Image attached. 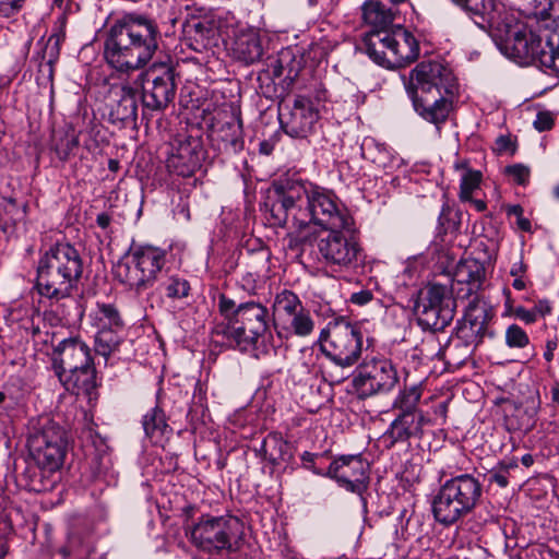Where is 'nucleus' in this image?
Returning a JSON list of instances; mask_svg holds the SVG:
<instances>
[{
    "instance_id": "f257e3e1",
    "label": "nucleus",
    "mask_w": 559,
    "mask_h": 559,
    "mask_svg": "<svg viewBox=\"0 0 559 559\" xmlns=\"http://www.w3.org/2000/svg\"><path fill=\"white\" fill-rule=\"evenodd\" d=\"M265 209L271 225L278 227L301 230L313 223L330 230L353 226L352 216L335 194L295 175L273 182Z\"/></svg>"
},
{
    "instance_id": "f03ea898",
    "label": "nucleus",
    "mask_w": 559,
    "mask_h": 559,
    "mask_svg": "<svg viewBox=\"0 0 559 559\" xmlns=\"http://www.w3.org/2000/svg\"><path fill=\"white\" fill-rule=\"evenodd\" d=\"M480 29L492 38L499 50L521 66L542 68L549 33H536L495 0H452Z\"/></svg>"
},
{
    "instance_id": "7ed1b4c3",
    "label": "nucleus",
    "mask_w": 559,
    "mask_h": 559,
    "mask_svg": "<svg viewBox=\"0 0 559 559\" xmlns=\"http://www.w3.org/2000/svg\"><path fill=\"white\" fill-rule=\"evenodd\" d=\"M157 23L143 14H126L111 27L105 41V59L119 72L143 68L159 48Z\"/></svg>"
},
{
    "instance_id": "20e7f679",
    "label": "nucleus",
    "mask_w": 559,
    "mask_h": 559,
    "mask_svg": "<svg viewBox=\"0 0 559 559\" xmlns=\"http://www.w3.org/2000/svg\"><path fill=\"white\" fill-rule=\"evenodd\" d=\"M83 273L79 251L69 242H57L45 251L36 266V288L49 299L69 297Z\"/></svg>"
},
{
    "instance_id": "39448f33",
    "label": "nucleus",
    "mask_w": 559,
    "mask_h": 559,
    "mask_svg": "<svg viewBox=\"0 0 559 559\" xmlns=\"http://www.w3.org/2000/svg\"><path fill=\"white\" fill-rule=\"evenodd\" d=\"M483 497V485L471 474L447 479L432 500V513L437 522L452 525L472 513Z\"/></svg>"
},
{
    "instance_id": "423d86ee",
    "label": "nucleus",
    "mask_w": 559,
    "mask_h": 559,
    "mask_svg": "<svg viewBox=\"0 0 559 559\" xmlns=\"http://www.w3.org/2000/svg\"><path fill=\"white\" fill-rule=\"evenodd\" d=\"M166 259L164 249L133 242L114 266V273L120 283L140 295L154 286Z\"/></svg>"
},
{
    "instance_id": "0eeeda50",
    "label": "nucleus",
    "mask_w": 559,
    "mask_h": 559,
    "mask_svg": "<svg viewBox=\"0 0 559 559\" xmlns=\"http://www.w3.org/2000/svg\"><path fill=\"white\" fill-rule=\"evenodd\" d=\"M53 370L68 391L88 392L95 384L90 347L79 338L62 340L55 349Z\"/></svg>"
},
{
    "instance_id": "6e6552de",
    "label": "nucleus",
    "mask_w": 559,
    "mask_h": 559,
    "mask_svg": "<svg viewBox=\"0 0 559 559\" xmlns=\"http://www.w3.org/2000/svg\"><path fill=\"white\" fill-rule=\"evenodd\" d=\"M267 326V309L260 302L247 301L238 305L234 324L216 323L212 336L216 343L247 350L266 332Z\"/></svg>"
},
{
    "instance_id": "1a4fd4ad",
    "label": "nucleus",
    "mask_w": 559,
    "mask_h": 559,
    "mask_svg": "<svg viewBox=\"0 0 559 559\" xmlns=\"http://www.w3.org/2000/svg\"><path fill=\"white\" fill-rule=\"evenodd\" d=\"M318 261L333 272H349L364 263L362 249L353 226L333 228L317 239Z\"/></svg>"
},
{
    "instance_id": "9d476101",
    "label": "nucleus",
    "mask_w": 559,
    "mask_h": 559,
    "mask_svg": "<svg viewBox=\"0 0 559 559\" xmlns=\"http://www.w3.org/2000/svg\"><path fill=\"white\" fill-rule=\"evenodd\" d=\"M191 543L207 552H233L242 539V523L235 516L203 514L190 531Z\"/></svg>"
},
{
    "instance_id": "9b49d317",
    "label": "nucleus",
    "mask_w": 559,
    "mask_h": 559,
    "mask_svg": "<svg viewBox=\"0 0 559 559\" xmlns=\"http://www.w3.org/2000/svg\"><path fill=\"white\" fill-rule=\"evenodd\" d=\"M365 46L367 55L386 68L413 62L420 52L418 40L402 26L394 27L391 33L367 34Z\"/></svg>"
},
{
    "instance_id": "f8f14e48",
    "label": "nucleus",
    "mask_w": 559,
    "mask_h": 559,
    "mask_svg": "<svg viewBox=\"0 0 559 559\" xmlns=\"http://www.w3.org/2000/svg\"><path fill=\"white\" fill-rule=\"evenodd\" d=\"M456 302L448 286L429 285L415 305L418 325L425 331H443L454 318Z\"/></svg>"
},
{
    "instance_id": "ddd939ff",
    "label": "nucleus",
    "mask_w": 559,
    "mask_h": 559,
    "mask_svg": "<svg viewBox=\"0 0 559 559\" xmlns=\"http://www.w3.org/2000/svg\"><path fill=\"white\" fill-rule=\"evenodd\" d=\"M27 445L33 462L60 468L63 465L68 440L64 429L57 423L45 418L29 433Z\"/></svg>"
},
{
    "instance_id": "4468645a",
    "label": "nucleus",
    "mask_w": 559,
    "mask_h": 559,
    "mask_svg": "<svg viewBox=\"0 0 559 559\" xmlns=\"http://www.w3.org/2000/svg\"><path fill=\"white\" fill-rule=\"evenodd\" d=\"M329 341L321 348L325 356L341 367L358 361L362 349V332L356 324L335 323L328 330Z\"/></svg>"
},
{
    "instance_id": "2eb2a0df",
    "label": "nucleus",
    "mask_w": 559,
    "mask_h": 559,
    "mask_svg": "<svg viewBox=\"0 0 559 559\" xmlns=\"http://www.w3.org/2000/svg\"><path fill=\"white\" fill-rule=\"evenodd\" d=\"M311 472L335 480L340 487L358 496H362L369 485V465L361 454L340 455L325 472L317 467H311Z\"/></svg>"
},
{
    "instance_id": "dca6fc26",
    "label": "nucleus",
    "mask_w": 559,
    "mask_h": 559,
    "mask_svg": "<svg viewBox=\"0 0 559 559\" xmlns=\"http://www.w3.org/2000/svg\"><path fill=\"white\" fill-rule=\"evenodd\" d=\"M142 102L145 108L162 110L174 99L176 93L174 69L163 62L153 63L140 74Z\"/></svg>"
},
{
    "instance_id": "f3484780",
    "label": "nucleus",
    "mask_w": 559,
    "mask_h": 559,
    "mask_svg": "<svg viewBox=\"0 0 559 559\" xmlns=\"http://www.w3.org/2000/svg\"><path fill=\"white\" fill-rule=\"evenodd\" d=\"M407 94L456 93L457 84L452 70L439 61L419 62L405 82Z\"/></svg>"
},
{
    "instance_id": "a211bd4d",
    "label": "nucleus",
    "mask_w": 559,
    "mask_h": 559,
    "mask_svg": "<svg viewBox=\"0 0 559 559\" xmlns=\"http://www.w3.org/2000/svg\"><path fill=\"white\" fill-rule=\"evenodd\" d=\"M319 120V111L310 98L297 95L278 105L281 129L290 138L305 139L312 133Z\"/></svg>"
},
{
    "instance_id": "6ab92c4d",
    "label": "nucleus",
    "mask_w": 559,
    "mask_h": 559,
    "mask_svg": "<svg viewBox=\"0 0 559 559\" xmlns=\"http://www.w3.org/2000/svg\"><path fill=\"white\" fill-rule=\"evenodd\" d=\"M399 382L395 366L386 358L366 360L354 378V384L362 395L391 391Z\"/></svg>"
},
{
    "instance_id": "aec40b11",
    "label": "nucleus",
    "mask_w": 559,
    "mask_h": 559,
    "mask_svg": "<svg viewBox=\"0 0 559 559\" xmlns=\"http://www.w3.org/2000/svg\"><path fill=\"white\" fill-rule=\"evenodd\" d=\"M455 93L435 92L426 94H407L416 114L425 121L435 124L438 129L448 120L453 109Z\"/></svg>"
},
{
    "instance_id": "412c9836",
    "label": "nucleus",
    "mask_w": 559,
    "mask_h": 559,
    "mask_svg": "<svg viewBox=\"0 0 559 559\" xmlns=\"http://www.w3.org/2000/svg\"><path fill=\"white\" fill-rule=\"evenodd\" d=\"M486 280L485 264L476 259L468 258L461 261L455 269L453 283L450 288L456 300L473 299L479 296Z\"/></svg>"
},
{
    "instance_id": "4be33fe9",
    "label": "nucleus",
    "mask_w": 559,
    "mask_h": 559,
    "mask_svg": "<svg viewBox=\"0 0 559 559\" xmlns=\"http://www.w3.org/2000/svg\"><path fill=\"white\" fill-rule=\"evenodd\" d=\"M429 423L425 413H397L389 428L382 435V441L388 448L396 443L407 442L412 438H420L424 426Z\"/></svg>"
},
{
    "instance_id": "5701e85b",
    "label": "nucleus",
    "mask_w": 559,
    "mask_h": 559,
    "mask_svg": "<svg viewBox=\"0 0 559 559\" xmlns=\"http://www.w3.org/2000/svg\"><path fill=\"white\" fill-rule=\"evenodd\" d=\"M203 159V148L199 140L190 138L179 141L167 159V168L181 177L192 176Z\"/></svg>"
},
{
    "instance_id": "b1692460",
    "label": "nucleus",
    "mask_w": 559,
    "mask_h": 559,
    "mask_svg": "<svg viewBox=\"0 0 559 559\" xmlns=\"http://www.w3.org/2000/svg\"><path fill=\"white\" fill-rule=\"evenodd\" d=\"M112 97L109 106V121L112 124H126L136 120L138 92L129 84L116 85L111 88Z\"/></svg>"
},
{
    "instance_id": "393cba45",
    "label": "nucleus",
    "mask_w": 559,
    "mask_h": 559,
    "mask_svg": "<svg viewBox=\"0 0 559 559\" xmlns=\"http://www.w3.org/2000/svg\"><path fill=\"white\" fill-rule=\"evenodd\" d=\"M231 51L235 59L245 64L260 61L263 56V46L259 31L252 27L240 29L235 36Z\"/></svg>"
},
{
    "instance_id": "a878e982",
    "label": "nucleus",
    "mask_w": 559,
    "mask_h": 559,
    "mask_svg": "<svg viewBox=\"0 0 559 559\" xmlns=\"http://www.w3.org/2000/svg\"><path fill=\"white\" fill-rule=\"evenodd\" d=\"M64 39V33H53L46 40L37 41V51L34 59L38 62V73L48 82L53 80V66L60 56V45Z\"/></svg>"
},
{
    "instance_id": "bb28decb",
    "label": "nucleus",
    "mask_w": 559,
    "mask_h": 559,
    "mask_svg": "<svg viewBox=\"0 0 559 559\" xmlns=\"http://www.w3.org/2000/svg\"><path fill=\"white\" fill-rule=\"evenodd\" d=\"M362 20L372 27L368 34L391 33L395 12L379 0H368L361 5Z\"/></svg>"
},
{
    "instance_id": "cd10ccee",
    "label": "nucleus",
    "mask_w": 559,
    "mask_h": 559,
    "mask_svg": "<svg viewBox=\"0 0 559 559\" xmlns=\"http://www.w3.org/2000/svg\"><path fill=\"white\" fill-rule=\"evenodd\" d=\"M276 333L282 338L292 336L307 337L314 330V320L308 309L299 307L296 311L275 325Z\"/></svg>"
},
{
    "instance_id": "c85d7f7f",
    "label": "nucleus",
    "mask_w": 559,
    "mask_h": 559,
    "mask_svg": "<svg viewBox=\"0 0 559 559\" xmlns=\"http://www.w3.org/2000/svg\"><path fill=\"white\" fill-rule=\"evenodd\" d=\"M60 467H51L47 465L28 464L21 475L25 488L34 492H44L53 489L57 483V473Z\"/></svg>"
},
{
    "instance_id": "c756f323",
    "label": "nucleus",
    "mask_w": 559,
    "mask_h": 559,
    "mask_svg": "<svg viewBox=\"0 0 559 559\" xmlns=\"http://www.w3.org/2000/svg\"><path fill=\"white\" fill-rule=\"evenodd\" d=\"M183 34L188 46L194 51H202L211 45L215 35L214 23L207 19H191L183 24Z\"/></svg>"
},
{
    "instance_id": "7c9ffc66",
    "label": "nucleus",
    "mask_w": 559,
    "mask_h": 559,
    "mask_svg": "<svg viewBox=\"0 0 559 559\" xmlns=\"http://www.w3.org/2000/svg\"><path fill=\"white\" fill-rule=\"evenodd\" d=\"M216 141L221 148L228 154H237L245 147L242 123L239 119L221 126L216 131Z\"/></svg>"
},
{
    "instance_id": "2f4dec72",
    "label": "nucleus",
    "mask_w": 559,
    "mask_h": 559,
    "mask_svg": "<svg viewBox=\"0 0 559 559\" xmlns=\"http://www.w3.org/2000/svg\"><path fill=\"white\" fill-rule=\"evenodd\" d=\"M91 323L102 330H124V324L118 309L112 304L97 302L90 313Z\"/></svg>"
},
{
    "instance_id": "473e14b6",
    "label": "nucleus",
    "mask_w": 559,
    "mask_h": 559,
    "mask_svg": "<svg viewBox=\"0 0 559 559\" xmlns=\"http://www.w3.org/2000/svg\"><path fill=\"white\" fill-rule=\"evenodd\" d=\"M259 453L261 456L273 465L286 462L290 459L288 453V443L280 433H270L263 439Z\"/></svg>"
},
{
    "instance_id": "72a5a7b5",
    "label": "nucleus",
    "mask_w": 559,
    "mask_h": 559,
    "mask_svg": "<svg viewBox=\"0 0 559 559\" xmlns=\"http://www.w3.org/2000/svg\"><path fill=\"white\" fill-rule=\"evenodd\" d=\"M467 300L468 302L465 306L464 316L461 321L487 333V324L490 319L487 304L479 296Z\"/></svg>"
},
{
    "instance_id": "f704fd0d",
    "label": "nucleus",
    "mask_w": 559,
    "mask_h": 559,
    "mask_svg": "<svg viewBox=\"0 0 559 559\" xmlns=\"http://www.w3.org/2000/svg\"><path fill=\"white\" fill-rule=\"evenodd\" d=\"M423 395L420 384H412L401 389L392 403V409L397 413H424L419 408V401Z\"/></svg>"
},
{
    "instance_id": "c9c22d12",
    "label": "nucleus",
    "mask_w": 559,
    "mask_h": 559,
    "mask_svg": "<svg viewBox=\"0 0 559 559\" xmlns=\"http://www.w3.org/2000/svg\"><path fill=\"white\" fill-rule=\"evenodd\" d=\"M302 306L299 297L289 289L278 292L274 297L273 318L274 326Z\"/></svg>"
},
{
    "instance_id": "e433bc0d",
    "label": "nucleus",
    "mask_w": 559,
    "mask_h": 559,
    "mask_svg": "<svg viewBox=\"0 0 559 559\" xmlns=\"http://www.w3.org/2000/svg\"><path fill=\"white\" fill-rule=\"evenodd\" d=\"M124 330H102L98 329L95 335V352L105 360L118 349L123 341Z\"/></svg>"
},
{
    "instance_id": "4c0bfd02",
    "label": "nucleus",
    "mask_w": 559,
    "mask_h": 559,
    "mask_svg": "<svg viewBox=\"0 0 559 559\" xmlns=\"http://www.w3.org/2000/svg\"><path fill=\"white\" fill-rule=\"evenodd\" d=\"M142 425L146 437L155 442L169 430L165 413L158 406L153 407L143 416Z\"/></svg>"
},
{
    "instance_id": "58836bf2",
    "label": "nucleus",
    "mask_w": 559,
    "mask_h": 559,
    "mask_svg": "<svg viewBox=\"0 0 559 559\" xmlns=\"http://www.w3.org/2000/svg\"><path fill=\"white\" fill-rule=\"evenodd\" d=\"M485 335V332L466 322L459 321L455 328V336L459 341L457 346L462 347L463 356L465 357L473 353L474 348L483 342Z\"/></svg>"
},
{
    "instance_id": "ea45409f",
    "label": "nucleus",
    "mask_w": 559,
    "mask_h": 559,
    "mask_svg": "<svg viewBox=\"0 0 559 559\" xmlns=\"http://www.w3.org/2000/svg\"><path fill=\"white\" fill-rule=\"evenodd\" d=\"M543 58L540 69L549 70L559 76V29L549 33L548 48H546Z\"/></svg>"
},
{
    "instance_id": "a19ab883",
    "label": "nucleus",
    "mask_w": 559,
    "mask_h": 559,
    "mask_svg": "<svg viewBox=\"0 0 559 559\" xmlns=\"http://www.w3.org/2000/svg\"><path fill=\"white\" fill-rule=\"evenodd\" d=\"M160 286L166 297L173 300L188 297L191 290L189 281L178 274L170 275Z\"/></svg>"
},
{
    "instance_id": "79ce46f5",
    "label": "nucleus",
    "mask_w": 559,
    "mask_h": 559,
    "mask_svg": "<svg viewBox=\"0 0 559 559\" xmlns=\"http://www.w3.org/2000/svg\"><path fill=\"white\" fill-rule=\"evenodd\" d=\"M79 144V136L74 132H66L56 140L53 150L60 160L67 162Z\"/></svg>"
},
{
    "instance_id": "37998d69",
    "label": "nucleus",
    "mask_w": 559,
    "mask_h": 559,
    "mask_svg": "<svg viewBox=\"0 0 559 559\" xmlns=\"http://www.w3.org/2000/svg\"><path fill=\"white\" fill-rule=\"evenodd\" d=\"M506 345L510 348H524L530 344L527 333L518 324H511L504 333Z\"/></svg>"
},
{
    "instance_id": "c03bdc74",
    "label": "nucleus",
    "mask_w": 559,
    "mask_h": 559,
    "mask_svg": "<svg viewBox=\"0 0 559 559\" xmlns=\"http://www.w3.org/2000/svg\"><path fill=\"white\" fill-rule=\"evenodd\" d=\"M481 174L477 170H466L461 179L460 199L471 200L472 193L479 187Z\"/></svg>"
},
{
    "instance_id": "a18cd8bd",
    "label": "nucleus",
    "mask_w": 559,
    "mask_h": 559,
    "mask_svg": "<svg viewBox=\"0 0 559 559\" xmlns=\"http://www.w3.org/2000/svg\"><path fill=\"white\" fill-rule=\"evenodd\" d=\"M93 443L95 445L96 451L93 463L95 464L97 474H103L111 465L110 456L107 453L108 447L105 443V441L98 436L93 441Z\"/></svg>"
},
{
    "instance_id": "49530a36",
    "label": "nucleus",
    "mask_w": 559,
    "mask_h": 559,
    "mask_svg": "<svg viewBox=\"0 0 559 559\" xmlns=\"http://www.w3.org/2000/svg\"><path fill=\"white\" fill-rule=\"evenodd\" d=\"M237 307L238 306H236V302L233 299L226 297L225 295H221L218 300V309L221 314L224 317V321L221 323L234 324Z\"/></svg>"
},
{
    "instance_id": "de8ad7c7",
    "label": "nucleus",
    "mask_w": 559,
    "mask_h": 559,
    "mask_svg": "<svg viewBox=\"0 0 559 559\" xmlns=\"http://www.w3.org/2000/svg\"><path fill=\"white\" fill-rule=\"evenodd\" d=\"M508 174L518 185H526L530 180V168L523 164H514L506 168Z\"/></svg>"
},
{
    "instance_id": "09e8293b",
    "label": "nucleus",
    "mask_w": 559,
    "mask_h": 559,
    "mask_svg": "<svg viewBox=\"0 0 559 559\" xmlns=\"http://www.w3.org/2000/svg\"><path fill=\"white\" fill-rule=\"evenodd\" d=\"M25 0H0V16L11 17L17 14Z\"/></svg>"
},
{
    "instance_id": "8fccbe9b",
    "label": "nucleus",
    "mask_w": 559,
    "mask_h": 559,
    "mask_svg": "<svg viewBox=\"0 0 559 559\" xmlns=\"http://www.w3.org/2000/svg\"><path fill=\"white\" fill-rule=\"evenodd\" d=\"M554 126V118L548 111H539L534 120V127L539 132L548 131Z\"/></svg>"
},
{
    "instance_id": "3c124183",
    "label": "nucleus",
    "mask_w": 559,
    "mask_h": 559,
    "mask_svg": "<svg viewBox=\"0 0 559 559\" xmlns=\"http://www.w3.org/2000/svg\"><path fill=\"white\" fill-rule=\"evenodd\" d=\"M374 296L370 289H360L349 297V302L359 307L366 306L373 300Z\"/></svg>"
},
{
    "instance_id": "603ef678",
    "label": "nucleus",
    "mask_w": 559,
    "mask_h": 559,
    "mask_svg": "<svg viewBox=\"0 0 559 559\" xmlns=\"http://www.w3.org/2000/svg\"><path fill=\"white\" fill-rule=\"evenodd\" d=\"M513 314L521 321L525 322L526 324L534 323L537 319L534 314L533 308L526 309L522 306H518L513 309Z\"/></svg>"
},
{
    "instance_id": "864d4df0",
    "label": "nucleus",
    "mask_w": 559,
    "mask_h": 559,
    "mask_svg": "<svg viewBox=\"0 0 559 559\" xmlns=\"http://www.w3.org/2000/svg\"><path fill=\"white\" fill-rule=\"evenodd\" d=\"M490 483L497 484L499 487L504 488L509 484V473L506 468L490 474Z\"/></svg>"
},
{
    "instance_id": "5fc2aeb1",
    "label": "nucleus",
    "mask_w": 559,
    "mask_h": 559,
    "mask_svg": "<svg viewBox=\"0 0 559 559\" xmlns=\"http://www.w3.org/2000/svg\"><path fill=\"white\" fill-rule=\"evenodd\" d=\"M533 311H534V314L536 317V319L538 317H545L547 314L550 313L551 311V306L549 304L548 300L544 299V300H539L538 302L535 304V306L533 307Z\"/></svg>"
},
{
    "instance_id": "6e6d98bb",
    "label": "nucleus",
    "mask_w": 559,
    "mask_h": 559,
    "mask_svg": "<svg viewBox=\"0 0 559 559\" xmlns=\"http://www.w3.org/2000/svg\"><path fill=\"white\" fill-rule=\"evenodd\" d=\"M487 551L480 546H475L467 550L466 556L463 559H486Z\"/></svg>"
},
{
    "instance_id": "4d7b16f0",
    "label": "nucleus",
    "mask_w": 559,
    "mask_h": 559,
    "mask_svg": "<svg viewBox=\"0 0 559 559\" xmlns=\"http://www.w3.org/2000/svg\"><path fill=\"white\" fill-rule=\"evenodd\" d=\"M558 347V340L557 337H552L546 342V350L544 353V357L547 361H551L554 358V352Z\"/></svg>"
},
{
    "instance_id": "13d9d810",
    "label": "nucleus",
    "mask_w": 559,
    "mask_h": 559,
    "mask_svg": "<svg viewBox=\"0 0 559 559\" xmlns=\"http://www.w3.org/2000/svg\"><path fill=\"white\" fill-rule=\"evenodd\" d=\"M319 456V454L317 453H311V452H308V451H305L300 459L302 461V463L305 464V466L311 471V467H316L314 466V460Z\"/></svg>"
},
{
    "instance_id": "bf43d9fd",
    "label": "nucleus",
    "mask_w": 559,
    "mask_h": 559,
    "mask_svg": "<svg viewBox=\"0 0 559 559\" xmlns=\"http://www.w3.org/2000/svg\"><path fill=\"white\" fill-rule=\"evenodd\" d=\"M96 223L102 229H106L111 223V216L105 212L99 213L96 217Z\"/></svg>"
},
{
    "instance_id": "052dcab7",
    "label": "nucleus",
    "mask_w": 559,
    "mask_h": 559,
    "mask_svg": "<svg viewBox=\"0 0 559 559\" xmlns=\"http://www.w3.org/2000/svg\"><path fill=\"white\" fill-rule=\"evenodd\" d=\"M525 271H526V265L522 261H520L512 265V267L510 270V274L513 277H520L525 273Z\"/></svg>"
},
{
    "instance_id": "680f3d73",
    "label": "nucleus",
    "mask_w": 559,
    "mask_h": 559,
    "mask_svg": "<svg viewBox=\"0 0 559 559\" xmlns=\"http://www.w3.org/2000/svg\"><path fill=\"white\" fill-rule=\"evenodd\" d=\"M274 150V144L269 141V140H264L260 143V153L261 154H264V155H270Z\"/></svg>"
},
{
    "instance_id": "e2e57ef3",
    "label": "nucleus",
    "mask_w": 559,
    "mask_h": 559,
    "mask_svg": "<svg viewBox=\"0 0 559 559\" xmlns=\"http://www.w3.org/2000/svg\"><path fill=\"white\" fill-rule=\"evenodd\" d=\"M466 201L471 202L477 212H484L487 207L485 201H483V200L473 199L471 197V200H466Z\"/></svg>"
},
{
    "instance_id": "0e129e2a",
    "label": "nucleus",
    "mask_w": 559,
    "mask_h": 559,
    "mask_svg": "<svg viewBox=\"0 0 559 559\" xmlns=\"http://www.w3.org/2000/svg\"><path fill=\"white\" fill-rule=\"evenodd\" d=\"M497 144H498L500 151H507L509 148V146L511 145V140L507 136H500L497 140Z\"/></svg>"
},
{
    "instance_id": "69168bd1",
    "label": "nucleus",
    "mask_w": 559,
    "mask_h": 559,
    "mask_svg": "<svg viewBox=\"0 0 559 559\" xmlns=\"http://www.w3.org/2000/svg\"><path fill=\"white\" fill-rule=\"evenodd\" d=\"M552 403L559 406V383H556L550 389Z\"/></svg>"
},
{
    "instance_id": "338daca9",
    "label": "nucleus",
    "mask_w": 559,
    "mask_h": 559,
    "mask_svg": "<svg viewBox=\"0 0 559 559\" xmlns=\"http://www.w3.org/2000/svg\"><path fill=\"white\" fill-rule=\"evenodd\" d=\"M512 286L516 289V290H522L525 288V282L523 280L522 276L520 277H514V281L512 283Z\"/></svg>"
},
{
    "instance_id": "774afa93",
    "label": "nucleus",
    "mask_w": 559,
    "mask_h": 559,
    "mask_svg": "<svg viewBox=\"0 0 559 559\" xmlns=\"http://www.w3.org/2000/svg\"><path fill=\"white\" fill-rule=\"evenodd\" d=\"M521 463L525 466V467H530L533 465L534 463V457L532 454H524L521 459Z\"/></svg>"
}]
</instances>
